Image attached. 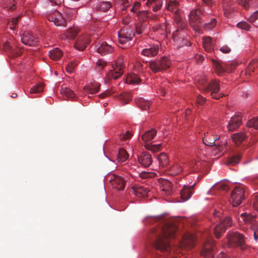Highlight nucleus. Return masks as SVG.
Returning a JSON list of instances; mask_svg holds the SVG:
<instances>
[{
    "mask_svg": "<svg viewBox=\"0 0 258 258\" xmlns=\"http://www.w3.org/2000/svg\"><path fill=\"white\" fill-rule=\"evenodd\" d=\"M125 185V181L121 177L117 176L114 181L112 182V186L116 189L123 190Z\"/></svg>",
    "mask_w": 258,
    "mask_h": 258,
    "instance_id": "obj_24",
    "label": "nucleus"
},
{
    "mask_svg": "<svg viewBox=\"0 0 258 258\" xmlns=\"http://www.w3.org/2000/svg\"><path fill=\"white\" fill-rule=\"evenodd\" d=\"M118 99L122 101V102L125 104L128 103L130 100V95L128 93L121 94L118 96Z\"/></svg>",
    "mask_w": 258,
    "mask_h": 258,
    "instance_id": "obj_49",
    "label": "nucleus"
},
{
    "mask_svg": "<svg viewBox=\"0 0 258 258\" xmlns=\"http://www.w3.org/2000/svg\"><path fill=\"white\" fill-rule=\"evenodd\" d=\"M177 29L173 33L172 39L174 45L178 48L188 44V40L186 38L187 33L185 29L186 24L179 18L176 19Z\"/></svg>",
    "mask_w": 258,
    "mask_h": 258,
    "instance_id": "obj_3",
    "label": "nucleus"
},
{
    "mask_svg": "<svg viewBox=\"0 0 258 258\" xmlns=\"http://www.w3.org/2000/svg\"><path fill=\"white\" fill-rule=\"evenodd\" d=\"M43 91V86L41 84H37L33 87L31 88L30 93L31 94L39 93Z\"/></svg>",
    "mask_w": 258,
    "mask_h": 258,
    "instance_id": "obj_45",
    "label": "nucleus"
},
{
    "mask_svg": "<svg viewBox=\"0 0 258 258\" xmlns=\"http://www.w3.org/2000/svg\"><path fill=\"white\" fill-rule=\"evenodd\" d=\"M79 33V30L76 28H70L61 36V39L67 40L74 39Z\"/></svg>",
    "mask_w": 258,
    "mask_h": 258,
    "instance_id": "obj_20",
    "label": "nucleus"
},
{
    "mask_svg": "<svg viewBox=\"0 0 258 258\" xmlns=\"http://www.w3.org/2000/svg\"><path fill=\"white\" fill-rule=\"evenodd\" d=\"M199 89L205 94H209L213 99H219L226 96L223 93H219L220 84L216 80H213L210 82L206 76H202L198 80Z\"/></svg>",
    "mask_w": 258,
    "mask_h": 258,
    "instance_id": "obj_2",
    "label": "nucleus"
},
{
    "mask_svg": "<svg viewBox=\"0 0 258 258\" xmlns=\"http://www.w3.org/2000/svg\"><path fill=\"white\" fill-rule=\"evenodd\" d=\"M242 115L241 114L236 115L231 118L227 128L229 131L233 132L237 130L242 123Z\"/></svg>",
    "mask_w": 258,
    "mask_h": 258,
    "instance_id": "obj_16",
    "label": "nucleus"
},
{
    "mask_svg": "<svg viewBox=\"0 0 258 258\" xmlns=\"http://www.w3.org/2000/svg\"><path fill=\"white\" fill-rule=\"evenodd\" d=\"M202 2H203L207 6L211 7H212L214 4L215 3L213 1V0H202Z\"/></svg>",
    "mask_w": 258,
    "mask_h": 258,
    "instance_id": "obj_64",
    "label": "nucleus"
},
{
    "mask_svg": "<svg viewBox=\"0 0 258 258\" xmlns=\"http://www.w3.org/2000/svg\"><path fill=\"white\" fill-rule=\"evenodd\" d=\"M257 67L256 61L254 60H252L249 63V64L246 70L245 75H251V72H254V70L255 68Z\"/></svg>",
    "mask_w": 258,
    "mask_h": 258,
    "instance_id": "obj_40",
    "label": "nucleus"
},
{
    "mask_svg": "<svg viewBox=\"0 0 258 258\" xmlns=\"http://www.w3.org/2000/svg\"><path fill=\"white\" fill-rule=\"evenodd\" d=\"M61 51L58 48H55L49 51V56L53 60H57L62 56Z\"/></svg>",
    "mask_w": 258,
    "mask_h": 258,
    "instance_id": "obj_31",
    "label": "nucleus"
},
{
    "mask_svg": "<svg viewBox=\"0 0 258 258\" xmlns=\"http://www.w3.org/2000/svg\"><path fill=\"white\" fill-rule=\"evenodd\" d=\"M128 157V154L124 149H120L118 153V161L119 162H123L127 160Z\"/></svg>",
    "mask_w": 258,
    "mask_h": 258,
    "instance_id": "obj_39",
    "label": "nucleus"
},
{
    "mask_svg": "<svg viewBox=\"0 0 258 258\" xmlns=\"http://www.w3.org/2000/svg\"><path fill=\"white\" fill-rule=\"evenodd\" d=\"M237 27L241 29L249 30L250 26L246 22H241L237 24Z\"/></svg>",
    "mask_w": 258,
    "mask_h": 258,
    "instance_id": "obj_53",
    "label": "nucleus"
},
{
    "mask_svg": "<svg viewBox=\"0 0 258 258\" xmlns=\"http://www.w3.org/2000/svg\"><path fill=\"white\" fill-rule=\"evenodd\" d=\"M147 27L148 25L146 22H139L136 25V33L138 34H141L145 32Z\"/></svg>",
    "mask_w": 258,
    "mask_h": 258,
    "instance_id": "obj_37",
    "label": "nucleus"
},
{
    "mask_svg": "<svg viewBox=\"0 0 258 258\" xmlns=\"http://www.w3.org/2000/svg\"><path fill=\"white\" fill-rule=\"evenodd\" d=\"M244 199V189L242 186L236 187L232 191L230 202L233 206L239 205Z\"/></svg>",
    "mask_w": 258,
    "mask_h": 258,
    "instance_id": "obj_9",
    "label": "nucleus"
},
{
    "mask_svg": "<svg viewBox=\"0 0 258 258\" xmlns=\"http://www.w3.org/2000/svg\"><path fill=\"white\" fill-rule=\"evenodd\" d=\"M203 47L207 52H211L213 50L214 44L210 37H206L203 38Z\"/></svg>",
    "mask_w": 258,
    "mask_h": 258,
    "instance_id": "obj_28",
    "label": "nucleus"
},
{
    "mask_svg": "<svg viewBox=\"0 0 258 258\" xmlns=\"http://www.w3.org/2000/svg\"><path fill=\"white\" fill-rule=\"evenodd\" d=\"M206 100V98L201 95H199L197 98V102L199 104L203 105L205 102Z\"/></svg>",
    "mask_w": 258,
    "mask_h": 258,
    "instance_id": "obj_61",
    "label": "nucleus"
},
{
    "mask_svg": "<svg viewBox=\"0 0 258 258\" xmlns=\"http://www.w3.org/2000/svg\"><path fill=\"white\" fill-rule=\"evenodd\" d=\"M227 239V245L230 247H239L242 250L246 248L244 236L238 232L228 233Z\"/></svg>",
    "mask_w": 258,
    "mask_h": 258,
    "instance_id": "obj_5",
    "label": "nucleus"
},
{
    "mask_svg": "<svg viewBox=\"0 0 258 258\" xmlns=\"http://www.w3.org/2000/svg\"><path fill=\"white\" fill-rule=\"evenodd\" d=\"M176 226L170 222H164L153 229L152 232V241L153 246L167 254L170 252V240L175 237Z\"/></svg>",
    "mask_w": 258,
    "mask_h": 258,
    "instance_id": "obj_1",
    "label": "nucleus"
},
{
    "mask_svg": "<svg viewBox=\"0 0 258 258\" xmlns=\"http://www.w3.org/2000/svg\"><path fill=\"white\" fill-rule=\"evenodd\" d=\"M139 161L145 167H149L152 163L151 155L148 152H144L138 157Z\"/></svg>",
    "mask_w": 258,
    "mask_h": 258,
    "instance_id": "obj_18",
    "label": "nucleus"
},
{
    "mask_svg": "<svg viewBox=\"0 0 258 258\" xmlns=\"http://www.w3.org/2000/svg\"><path fill=\"white\" fill-rule=\"evenodd\" d=\"M118 41L121 44L132 40L135 36V33L131 28H123L118 32Z\"/></svg>",
    "mask_w": 258,
    "mask_h": 258,
    "instance_id": "obj_12",
    "label": "nucleus"
},
{
    "mask_svg": "<svg viewBox=\"0 0 258 258\" xmlns=\"http://www.w3.org/2000/svg\"><path fill=\"white\" fill-rule=\"evenodd\" d=\"M12 0H7V1H5L4 4V7L5 8H9V10L13 11L15 9V5L13 4L12 6L11 4H12Z\"/></svg>",
    "mask_w": 258,
    "mask_h": 258,
    "instance_id": "obj_57",
    "label": "nucleus"
},
{
    "mask_svg": "<svg viewBox=\"0 0 258 258\" xmlns=\"http://www.w3.org/2000/svg\"><path fill=\"white\" fill-rule=\"evenodd\" d=\"M182 170V167L178 163H175L170 167V172L172 175L174 176L180 173Z\"/></svg>",
    "mask_w": 258,
    "mask_h": 258,
    "instance_id": "obj_36",
    "label": "nucleus"
},
{
    "mask_svg": "<svg viewBox=\"0 0 258 258\" xmlns=\"http://www.w3.org/2000/svg\"><path fill=\"white\" fill-rule=\"evenodd\" d=\"M220 51L223 53H228L230 52V48L227 46H223L220 48Z\"/></svg>",
    "mask_w": 258,
    "mask_h": 258,
    "instance_id": "obj_63",
    "label": "nucleus"
},
{
    "mask_svg": "<svg viewBox=\"0 0 258 258\" xmlns=\"http://www.w3.org/2000/svg\"><path fill=\"white\" fill-rule=\"evenodd\" d=\"M158 159L159 165L162 168L166 167L169 163L168 157L167 154L164 153L160 154L158 156Z\"/></svg>",
    "mask_w": 258,
    "mask_h": 258,
    "instance_id": "obj_30",
    "label": "nucleus"
},
{
    "mask_svg": "<svg viewBox=\"0 0 258 258\" xmlns=\"http://www.w3.org/2000/svg\"><path fill=\"white\" fill-rule=\"evenodd\" d=\"M22 42L25 45L30 46H34L38 45V38L33 33L29 32H25L21 36Z\"/></svg>",
    "mask_w": 258,
    "mask_h": 258,
    "instance_id": "obj_14",
    "label": "nucleus"
},
{
    "mask_svg": "<svg viewBox=\"0 0 258 258\" xmlns=\"http://www.w3.org/2000/svg\"><path fill=\"white\" fill-rule=\"evenodd\" d=\"M78 62L77 60L71 61L66 67V70L69 73L74 72L75 68L77 66Z\"/></svg>",
    "mask_w": 258,
    "mask_h": 258,
    "instance_id": "obj_44",
    "label": "nucleus"
},
{
    "mask_svg": "<svg viewBox=\"0 0 258 258\" xmlns=\"http://www.w3.org/2000/svg\"><path fill=\"white\" fill-rule=\"evenodd\" d=\"M258 19V11L253 13L251 15L248 19L249 22L251 23L254 22L255 20Z\"/></svg>",
    "mask_w": 258,
    "mask_h": 258,
    "instance_id": "obj_58",
    "label": "nucleus"
},
{
    "mask_svg": "<svg viewBox=\"0 0 258 258\" xmlns=\"http://www.w3.org/2000/svg\"><path fill=\"white\" fill-rule=\"evenodd\" d=\"M140 3L136 2L134 3V6L132 7L131 11L134 13L136 12L139 9L140 7Z\"/></svg>",
    "mask_w": 258,
    "mask_h": 258,
    "instance_id": "obj_62",
    "label": "nucleus"
},
{
    "mask_svg": "<svg viewBox=\"0 0 258 258\" xmlns=\"http://www.w3.org/2000/svg\"><path fill=\"white\" fill-rule=\"evenodd\" d=\"M123 61L122 58L117 60L115 64L112 66V69L109 71L106 74V79L110 80L113 79L114 80L119 78L123 74L122 71Z\"/></svg>",
    "mask_w": 258,
    "mask_h": 258,
    "instance_id": "obj_10",
    "label": "nucleus"
},
{
    "mask_svg": "<svg viewBox=\"0 0 258 258\" xmlns=\"http://www.w3.org/2000/svg\"><path fill=\"white\" fill-rule=\"evenodd\" d=\"M214 246L215 243L212 239L209 238L206 240L201 252V254L204 256V258H214L213 254Z\"/></svg>",
    "mask_w": 258,
    "mask_h": 258,
    "instance_id": "obj_13",
    "label": "nucleus"
},
{
    "mask_svg": "<svg viewBox=\"0 0 258 258\" xmlns=\"http://www.w3.org/2000/svg\"><path fill=\"white\" fill-rule=\"evenodd\" d=\"M205 8L198 6L191 10L189 14V24L195 31H199L202 26L201 16L205 13Z\"/></svg>",
    "mask_w": 258,
    "mask_h": 258,
    "instance_id": "obj_4",
    "label": "nucleus"
},
{
    "mask_svg": "<svg viewBox=\"0 0 258 258\" xmlns=\"http://www.w3.org/2000/svg\"><path fill=\"white\" fill-rule=\"evenodd\" d=\"M215 187L220 190L223 191H227L229 189L228 186L224 183H219L217 184Z\"/></svg>",
    "mask_w": 258,
    "mask_h": 258,
    "instance_id": "obj_55",
    "label": "nucleus"
},
{
    "mask_svg": "<svg viewBox=\"0 0 258 258\" xmlns=\"http://www.w3.org/2000/svg\"><path fill=\"white\" fill-rule=\"evenodd\" d=\"M220 214L219 212H215L213 214L215 219H219L221 221L220 223L217 224L213 228L214 233L218 239L220 238L221 235L226 231L227 228L232 225V220L230 217H226L224 219H221L219 218Z\"/></svg>",
    "mask_w": 258,
    "mask_h": 258,
    "instance_id": "obj_6",
    "label": "nucleus"
},
{
    "mask_svg": "<svg viewBox=\"0 0 258 258\" xmlns=\"http://www.w3.org/2000/svg\"><path fill=\"white\" fill-rule=\"evenodd\" d=\"M241 217L243 221L246 223H252L255 219L254 216H252L249 214L247 215L246 213L241 214Z\"/></svg>",
    "mask_w": 258,
    "mask_h": 258,
    "instance_id": "obj_41",
    "label": "nucleus"
},
{
    "mask_svg": "<svg viewBox=\"0 0 258 258\" xmlns=\"http://www.w3.org/2000/svg\"><path fill=\"white\" fill-rule=\"evenodd\" d=\"M213 62L215 70L217 71L218 75H220V74L225 71V69L220 62L214 60H213Z\"/></svg>",
    "mask_w": 258,
    "mask_h": 258,
    "instance_id": "obj_42",
    "label": "nucleus"
},
{
    "mask_svg": "<svg viewBox=\"0 0 258 258\" xmlns=\"http://www.w3.org/2000/svg\"><path fill=\"white\" fill-rule=\"evenodd\" d=\"M117 176L118 175L114 174H109L106 177V180L110 182L111 183V185H112V182L114 181Z\"/></svg>",
    "mask_w": 258,
    "mask_h": 258,
    "instance_id": "obj_59",
    "label": "nucleus"
},
{
    "mask_svg": "<svg viewBox=\"0 0 258 258\" xmlns=\"http://www.w3.org/2000/svg\"><path fill=\"white\" fill-rule=\"evenodd\" d=\"M239 5L242 6L245 10L248 9L249 8L250 0H237Z\"/></svg>",
    "mask_w": 258,
    "mask_h": 258,
    "instance_id": "obj_52",
    "label": "nucleus"
},
{
    "mask_svg": "<svg viewBox=\"0 0 258 258\" xmlns=\"http://www.w3.org/2000/svg\"><path fill=\"white\" fill-rule=\"evenodd\" d=\"M152 173L147 172H142L140 173V177L142 178H147L152 176Z\"/></svg>",
    "mask_w": 258,
    "mask_h": 258,
    "instance_id": "obj_60",
    "label": "nucleus"
},
{
    "mask_svg": "<svg viewBox=\"0 0 258 258\" xmlns=\"http://www.w3.org/2000/svg\"><path fill=\"white\" fill-rule=\"evenodd\" d=\"M61 94L63 97L67 99H73L75 97L76 95L74 92L70 89L64 87L62 88L61 90Z\"/></svg>",
    "mask_w": 258,
    "mask_h": 258,
    "instance_id": "obj_35",
    "label": "nucleus"
},
{
    "mask_svg": "<svg viewBox=\"0 0 258 258\" xmlns=\"http://www.w3.org/2000/svg\"><path fill=\"white\" fill-rule=\"evenodd\" d=\"M233 141L236 145H239L246 139V136L243 133H237L232 136Z\"/></svg>",
    "mask_w": 258,
    "mask_h": 258,
    "instance_id": "obj_27",
    "label": "nucleus"
},
{
    "mask_svg": "<svg viewBox=\"0 0 258 258\" xmlns=\"http://www.w3.org/2000/svg\"><path fill=\"white\" fill-rule=\"evenodd\" d=\"M216 20L213 18L209 23L205 24L204 28L205 30H211L215 27L216 25Z\"/></svg>",
    "mask_w": 258,
    "mask_h": 258,
    "instance_id": "obj_46",
    "label": "nucleus"
},
{
    "mask_svg": "<svg viewBox=\"0 0 258 258\" xmlns=\"http://www.w3.org/2000/svg\"><path fill=\"white\" fill-rule=\"evenodd\" d=\"M196 184L195 183L192 185L187 186L184 185L180 191V197L183 202L186 201L190 198L192 193L194 186Z\"/></svg>",
    "mask_w": 258,
    "mask_h": 258,
    "instance_id": "obj_17",
    "label": "nucleus"
},
{
    "mask_svg": "<svg viewBox=\"0 0 258 258\" xmlns=\"http://www.w3.org/2000/svg\"><path fill=\"white\" fill-rule=\"evenodd\" d=\"M164 185H166L167 186V187L163 186L162 190L164 191H165L167 194H170L171 191V183L168 181H165L164 182Z\"/></svg>",
    "mask_w": 258,
    "mask_h": 258,
    "instance_id": "obj_56",
    "label": "nucleus"
},
{
    "mask_svg": "<svg viewBox=\"0 0 258 258\" xmlns=\"http://www.w3.org/2000/svg\"><path fill=\"white\" fill-rule=\"evenodd\" d=\"M137 104L140 108L145 110L149 109L151 105V103L149 101L142 98L137 100Z\"/></svg>",
    "mask_w": 258,
    "mask_h": 258,
    "instance_id": "obj_32",
    "label": "nucleus"
},
{
    "mask_svg": "<svg viewBox=\"0 0 258 258\" xmlns=\"http://www.w3.org/2000/svg\"><path fill=\"white\" fill-rule=\"evenodd\" d=\"M241 155L240 154H236L230 157L227 161L228 164L231 165H235L237 164L240 159H241Z\"/></svg>",
    "mask_w": 258,
    "mask_h": 258,
    "instance_id": "obj_43",
    "label": "nucleus"
},
{
    "mask_svg": "<svg viewBox=\"0 0 258 258\" xmlns=\"http://www.w3.org/2000/svg\"><path fill=\"white\" fill-rule=\"evenodd\" d=\"M161 146V144H158V145L147 144L145 145V148L148 150L152 151L153 152H156L160 150Z\"/></svg>",
    "mask_w": 258,
    "mask_h": 258,
    "instance_id": "obj_48",
    "label": "nucleus"
},
{
    "mask_svg": "<svg viewBox=\"0 0 258 258\" xmlns=\"http://www.w3.org/2000/svg\"><path fill=\"white\" fill-rule=\"evenodd\" d=\"M91 42L90 35L88 34H85L80 36L76 41L75 47V48L80 50H84L87 45Z\"/></svg>",
    "mask_w": 258,
    "mask_h": 258,
    "instance_id": "obj_15",
    "label": "nucleus"
},
{
    "mask_svg": "<svg viewBox=\"0 0 258 258\" xmlns=\"http://www.w3.org/2000/svg\"><path fill=\"white\" fill-rule=\"evenodd\" d=\"M203 141L206 146L210 147L216 146V143H214V139L212 138V135H209L208 132L205 134V136L203 138Z\"/></svg>",
    "mask_w": 258,
    "mask_h": 258,
    "instance_id": "obj_33",
    "label": "nucleus"
},
{
    "mask_svg": "<svg viewBox=\"0 0 258 258\" xmlns=\"http://www.w3.org/2000/svg\"><path fill=\"white\" fill-rule=\"evenodd\" d=\"M46 17L49 22L53 23L56 26H66V21L64 18L57 10L47 13Z\"/></svg>",
    "mask_w": 258,
    "mask_h": 258,
    "instance_id": "obj_8",
    "label": "nucleus"
},
{
    "mask_svg": "<svg viewBox=\"0 0 258 258\" xmlns=\"http://www.w3.org/2000/svg\"><path fill=\"white\" fill-rule=\"evenodd\" d=\"M156 134V130L155 128H151L145 132V133L142 135L141 138L144 142H147L153 140Z\"/></svg>",
    "mask_w": 258,
    "mask_h": 258,
    "instance_id": "obj_23",
    "label": "nucleus"
},
{
    "mask_svg": "<svg viewBox=\"0 0 258 258\" xmlns=\"http://www.w3.org/2000/svg\"><path fill=\"white\" fill-rule=\"evenodd\" d=\"M113 51L112 47L106 42H103L97 48V52L101 55H106Z\"/></svg>",
    "mask_w": 258,
    "mask_h": 258,
    "instance_id": "obj_22",
    "label": "nucleus"
},
{
    "mask_svg": "<svg viewBox=\"0 0 258 258\" xmlns=\"http://www.w3.org/2000/svg\"><path fill=\"white\" fill-rule=\"evenodd\" d=\"M4 47L13 57H18L21 54V50L18 47L13 46L9 42L5 43Z\"/></svg>",
    "mask_w": 258,
    "mask_h": 258,
    "instance_id": "obj_19",
    "label": "nucleus"
},
{
    "mask_svg": "<svg viewBox=\"0 0 258 258\" xmlns=\"http://www.w3.org/2000/svg\"><path fill=\"white\" fill-rule=\"evenodd\" d=\"M111 6V4L109 2H104L100 4V9L103 11H107Z\"/></svg>",
    "mask_w": 258,
    "mask_h": 258,
    "instance_id": "obj_51",
    "label": "nucleus"
},
{
    "mask_svg": "<svg viewBox=\"0 0 258 258\" xmlns=\"http://www.w3.org/2000/svg\"><path fill=\"white\" fill-rule=\"evenodd\" d=\"M158 46L154 45L150 48L143 49L141 54L148 57H153L158 53Z\"/></svg>",
    "mask_w": 258,
    "mask_h": 258,
    "instance_id": "obj_21",
    "label": "nucleus"
},
{
    "mask_svg": "<svg viewBox=\"0 0 258 258\" xmlns=\"http://www.w3.org/2000/svg\"><path fill=\"white\" fill-rule=\"evenodd\" d=\"M247 126L258 130V117L253 118L249 120L247 123Z\"/></svg>",
    "mask_w": 258,
    "mask_h": 258,
    "instance_id": "obj_47",
    "label": "nucleus"
},
{
    "mask_svg": "<svg viewBox=\"0 0 258 258\" xmlns=\"http://www.w3.org/2000/svg\"><path fill=\"white\" fill-rule=\"evenodd\" d=\"M133 189L135 194L138 196H145L149 191V190L144 186L138 185L135 186Z\"/></svg>",
    "mask_w": 258,
    "mask_h": 258,
    "instance_id": "obj_29",
    "label": "nucleus"
},
{
    "mask_svg": "<svg viewBox=\"0 0 258 258\" xmlns=\"http://www.w3.org/2000/svg\"><path fill=\"white\" fill-rule=\"evenodd\" d=\"M141 81V79L135 74L128 76L126 79V82L128 84H139Z\"/></svg>",
    "mask_w": 258,
    "mask_h": 258,
    "instance_id": "obj_38",
    "label": "nucleus"
},
{
    "mask_svg": "<svg viewBox=\"0 0 258 258\" xmlns=\"http://www.w3.org/2000/svg\"><path fill=\"white\" fill-rule=\"evenodd\" d=\"M20 17H18L17 18H14L12 21L9 22L8 25L10 27V28L12 30L14 29L15 28V26L17 25V23L20 19Z\"/></svg>",
    "mask_w": 258,
    "mask_h": 258,
    "instance_id": "obj_54",
    "label": "nucleus"
},
{
    "mask_svg": "<svg viewBox=\"0 0 258 258\" xmlns=\"http://www.w3.org/2000/svg\"><path fill=\"white\" fill-rule=\"evenodd\" d=\"M160 0H148L146 3L147 7L152 8L153 11L157 12L160 9L162 6Z\"/></svg>",
    "mask_w": 258,
    "mask_h": 258,
    "instance_id": "obj_25",
    "label": "nucleus"
},
{
    "mask_svg": "<svg viewBox=\"0 0 258 258\" xmlns=\"http://www.w3.org/2000/svg\"><path fill=\"white\" fill-rule=\"evenodd\" d=\"M196 238L194 234L186 233L182 237V240L179 243L178 247V250H183V249H188L193 247L195 245V243Z\"/></svg>",
    "mask_w": 258,
    "mask_h": 258,
    "instance_id": "obj_11",
    "label": "nucleus"
},
{
    "mask_svg": "<svg viewBox=\"0 0 258 258\" xmlns=\"http://www.w3.org/2000/svg\"><path fill=\"white\" fill-rule=\"evenodd\" d=\"M167 9L177 15L178 12V3L175 1H170L168 3Z\"/></svg>",
    "mask_w": 258,
    "mask_h": 258,
    "instance_id": "obj_34",
    "label": "nucleus"
},
{
    "mask_svg": "<svg viewBox=\"0 0 258 258\" xmlns=\"http://www.w3.org/2000/svg\"><path fill=\"white\" fill-rule=\"evenodd\" d=\"M100 84L97 82L92 83L88 87H84V89L88 94H94L99 92Z\"/></svg>",
    "mask_w": 258,
    "mask_h": 258,
    "instance_id": "obj_26",
    "label": "nucleus"
},
{
    "mask_svg": "<svg viewBox=\"0 0 258 258\" xmlns=\"http://www.w3.org/2000/svg\"><path fill=\"white\" fill-rule=\"evenodd\" d=\"M96 70L100 71L106 66L107 62L103 59H98L96 61Z\"/></svg>",
    "mask_w": 258,
    "mask_h": 258,
    "instance_id": "obj_50",
    "label": "nucleus"
},
{
    "mask_svg": "<svg viewBox=\"0 0 258 258\" xmlns=\"http://www.w3.org/2000/svg\"><path fill=\"white\" fill-rule=\"evenodd\" d=\"M170 65V62L168 58L163 57L161 59L150 61L148 67L153 73H157L169 68Z\"/></svg>",
    "mask_w": 258,
    "mask_h": 258,
    "instance_id": "obj_7",
    "label": "nucleus"
}]
</instances>
